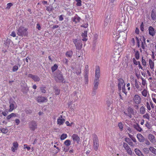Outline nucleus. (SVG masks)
I'll return each mask as SVG.
<instances>
[{
	"mask_svg": "<svg viewBox=\"0 0 156 156\" xmlns=\"http://www.w3.org/2000/svg\"><path fill=\"white\" fill-rule=\"evenodd\" d=\"M143 151L144 152H145L147 153H148L149 152V149L148 148H145L143 149Z\"/></svg>",
	"mask_w": 156,
	"mask_h": 156,
	"instance_id": "052dcab7",
	"label": "nucleus"
},
{
	"mask_svg": "<svg viewBox=\"0 0 156 156\" xmlns=\"http://www.w3.org/2000/svg\"><path fill=\"white\" fill-rule=\"evenodd\" d=\"M12 4L11 3H8L7 5V8L9 9L11 6L12 5Z\"/></svg>",
	"mask_w": 156,
	"mask_h": 156,
	"instance_id": "4d7b16f0",
	"label": "nucleus"
},
{
	"mask_svg": "<svg viewBox=\"0 0 156 156\" xmlns=\"http://www.w3.org/2000/svg\"><path fill=\"white\" fill-rule=\"evenodd\" d=\"M64 143L66 146H69L71 144V142L69 140H65Z\"/></svg>",
	"mask_w": 156,
	"mask_h": 156,
	"instance_id": "72a5a7b5",
	"label": "nucleus"
},
{
	"mask_svg": "<svg viewBox=\"0 0 156 156\" xmlns=\"http://www.w3.org/2000/svg\"><path fill=\"white\" fill-rule=\"evenodd\" d=\"M60 90L58 89H56L55 90V94L58 95L59 94Z\"/></svg>",
	"mask_w": 156,
	"mask_h": 156,
	"instance_id": "6e6d98bb",
	"label": "nucleus"
},
{
	"mask_svg": "<svg viewBox=\"0 0 156 156\" xmlns=\"http://www.w3.org/2000/svg\"><path fill=\"white\" fill-rule=\"evenodd\" d=\"M15 122L16 123V124L17 125H18L20 123V120L18 119H15Z\"/></svg>",
	"mask_w": 156,
	"mask_h": 156,
	"instance_id": "338daca9",
	"label": "nucleus"
},
{
	"mask_svg": "<svg viewBox=\"0 0 156 156\" xmlns=\"http://www.w3.org/2000/svg\"><path fill=\"white\" fill-rule=\"evenodd\" d=\"M37 101L39 103L43 102L46 101L47 102L48 99L46 98L43 96H38L37 98Z\"/></svg>",
	"mask_w": 156,
	"mask_h": 156,
	"instance_id": "2eb2a0df",
	"label": "nucleus"
},
{
	"mask_svg": "<svg viewBox=\"0 0 156 156\" xmlns=\"http://www.w3.org/2000/svg\"><path fill=\"white\" fill-rule=\"evenodd\" d=\"M133 63L134 64L136 65H137L140 62L139 61H136L135 58H133Z\"/></svg>",
	"mask_w": 156,
	"mask_h": 156,
	"instance_id": "8fccbe9b",
	"label": "nucleus"
},
{
	"mask_svg": "<svg viewBox=\"0 0 156 156\" xmlns=\"http://www.w3.org/2000/svg\"><path fill=\"white\" fill-rule=\"evenodd\" d=\"M13 147L11 148V150L12 152H14L16 150L18 147V144L16 141L14 142L13 143Z\"/></svg>",
	"mask_w": 156,
	"mask_h": 156,
	"instance_id": "6ab92c4d",
	"label": "nucleus"
},
{
	"mask_svg": "<svg viewBox=\"0 0 156 156\" xmlns=\"http://www.w3.org/2000/svg\"><path fill=\"white\" fill-rule=\"evenodd\" d=\"M84 77L85 81L87 83L88 80V74H84Z\"/></svg>",
	"mask_w": 156,
	"mask_h": 156,
	"instance_id": "864d4df0",
	"label": "nucleus"
},
{
	"mask_svg": "<svg viewBox=\"0 0 156 156\" xmlns=\"http://www.w3.org/2000/svg\"><path fill=\"white\" fill-rule=\"evenodd\" d=\"M139 29L137 27L136 28L135 31L136 33L137 34H139Z\"/></svg>",
	"mask_w": 156,
	"mask_h": 156,
	"instance_id": "774afa93",
	"label": "nucleus"
},
{
	"mask_svg": "<svg viewBox=\"0 0 156 156\" xmlns=\"http://www.w3.org/2000/svg\"><path fill=\"white\" fill-rule=\"evenodd\" d=\"M65 121V119H63L62 115H61L57 119V123L58 125L61 126L62 125Z\"/></svg>",
	"mask_w": 156,
	"mask_h": 156,
	"instance_id": "f8f14e48",
	"label": "nucleus"
},
{
	"mask_svg": "<svg viewBox=\"0 0 156 156\" xmlns=\"http://www.w3.org/2000/svg\"><path fill=\"white\" fill-rule=\"evenodd\" d=\"M58 68V66L56 64H55L54 66L51 67V69L52 72L55 71Z\"/></svg>",
	"mask_w": 156,
	"mask_h": 156,
	"instance_id": "7c9ffc66",
	"label": "nucleus"
},
{
	"mask_svg": "<svg viewBox=\"0 0 156 156\" xmlns=\"http://www.w3.org/2000/svg\"><path fill=\"white\" fill-rule=\"evenodd\" d=\"M146 46L147 45L145 41L142 42L141 47L144 50Z\"/></svg>",
	"mask_w": 156,
	"mask_h": 156,
	"instance_id": "de8ad7c7",
	"label": "nucleus"
},
{
	"mask_svg": "<svg viewBox=\"0 0 156 156\" xmlns=\"http://www.w3.org/2000/svg\"><path fill=\"white\" fill-rule=\"evenodd\" d=\"M67 135L66 134L63 133L61 136L60 139L61 140H63L66 138Z\"/></svg>",
	"mask_w": 156,
	"mask_h": 156,
	"instance_id": "58836bf2",
	"label": "nucleus"
},
{
	"mask_svg": "<svg viewBox=\"0 0 156 156\" xmlns=\"http://www.w3.org/2000/svg\"><path fill=\"white\" fill-rule=\"evenodd\" d=\"M119 83L118 84V87L119 90H121L122 89V86H123L124 84V81L123 80L122 78H119L118 80Z\"/></svg>",
	"mask_w": 156,
	"mask_h": 156,
	"instance_id": "dca6fc26",
	"label": "nucleus"
},
{
	"mask_svg": "<svg viewBox=\"0 0 156 156\" xmlns=\"http://www.w3.org/2000/svg\"><path fill=\"white\" fill-rule=\"evenodd\" d=\"M19 69V68L18 66L15 65L14 66L12 69V71L13 72H16Z\"/></svg>",
	"mask_w": 156,
	"mask_h": 156,
	"instance_id": "c03bdc74",
	"label": "nucleus"
},
{
	"mask_svg": "<svg viewBox=\"0 0 156 156\" xmlns=\"http://www.w3.org/2000/svg\"><path fill=\"white\" fill-rule=\"evenodd\" d=\"M133 100L135 103L136 104H139L140 103L141 101V98L138 94H136L135 95L134 98Z\"/></svg>",
	"mask_w": 156,
	"mask_h": 156,
	"instance_id": "ddd939ff",
	"label": "nucleus"
},
{
	"mask_svg": "<svg viewBox=\"0 0 156 156\" xmlns=\"http://www.w3.org/2000/svg\"><path fill=\"white\" fill-rule=\"evenodd\" d=\"M155 137L152 134H149L148 136V138L150 141L152 143H154L156 141L155 140Z\"/></svg>",
	"mask_w": 156,
	"mask_h": 156,
	"instance_id": "412c9836",
	"label": "nucleus"
},
{
	"mask_svg": "<svg viewBox=\"0 0 156 156\" xmlns=\"http://www.w3.org/2000/svg\"><path fill=\"white\" fill-rule=\"evenodd\" d=\"M8 112L7 111H5L2 112V114L4 116H6L7 115Z\"/></svg>",
	"mask_w": 156,
	"mask_h": 156,
	"instance_id": "e2e57ef3",
	"label": "nucleus"
},
{
	"mask_svg": "<svg viewBox=\"0 0 156 156\" xmlns=\"http://www.w3.org/2000/svg\"><path fill=\"white\" fill-rule=\"evenodd\" d=\"M54 74L55 75L54 78L57 82H63L64 78L61 72H60L58 73H57L56 74Z\"/></svg>",
	"mask_w": 156,
	"mask_h": 156,
	"instance_id": "39448f33",
	"label": "nucleus"
},
{
	"mask_svg": "<svg viewBox=\"0 0 156 156\" xmlns=\"http://www.w3.org/2000/svg\"><path fill=\"white\" fill-rule=\"evenodd\" d=\"M133 126L135 129L136 130L139 132H141L143 130L142 128L140 127V126L137 123L133 124Z\"/></svg>",
	"mask_w": 156,
	"mask_h": 156,
	"instance_id": "a211bd4d",
	"label": "nucleus"
},
{
	"mask_svg": "<svg viewBox=\"0 0 156 156\" xmlns=\"http://www.w3.org/2000/svg\"><path fill=\"white\" fill-rule=\"evenodd\" d=\"M36 28L38 29V30H40L41 29V27L39 23H38L36 25Z\"/></svg>",
	"mask_w": 156,
	"mask_h": 156,
	"instance_id": "680f3d73",
	"label": "nucleus"
},
{
	"mask_svg": "<svg viewBox=\"0 0 156 156\" xmlns=\"http://www.w3.org/2000/svg\"><path fill=\"white\" fill-rule=\"evenodd\" d=\"M146 107L149 111L151 110V108L150 107V105L148 102H147L146 103Z\"/></svg>",
	"mask_w": 156,
	"mask_h": 156,
	"instance_id": "3c124183",
	"label": "nucleus"
},
{
	"mask_svg": "<svg viewBox=\"0 0 156 156\" xmlns=\"http://www.w3.org/2000/svg\"><path fill=\"white\" fill-rule=\"evenodd\" d=\"M14 109V105L13 103H10L9 105V112H12Z\"/></svg>",
	"mask_w": 156,
	"mask_h": 156,
	"instance_id": "c85d7f7f",
	"label": "nucleus"
},
{
	"mask_svg": "<svg viewBox=\"0 0 156 156\" xmlns=\"http://www.w3.org/2000/svg\"><path fill=\"white\" fill-rule=\"evenodd\" d=\"M0 130L1 132L3 133L6 134L8 132V130L7 128H1Z\"/></svg>",
	"mask_w": 156,
	"mask_h": 156,
	"instance_id": "c756f323",
	"label": "nucleus"
},
{
	"mask_svg": "<svg viewBox=\"0 0 156 156\" xmlns=\"http://www.w3.org/2000/svg\"><path fill=\"white\" fill-rule=\"evenodd\" d=\"M131 43H132L133 45L135 44V39L134 38H131V39L130 41Z\"/></svg>",
	"mask_w": 156,
	"mask_h": 156,
	"instance_id": "69168bd1",
	"label": "nucleus"
},
{
	"mask_svg": "<svg viewBox=\"0 0 156 156\" xmlns=\"http://www.w3.org/2000/svg\"><path fill=\"white\" fill-rule=\"evenodd\" d=\"M73 52L72 51H69L66 52V56L67 57L71 58L73 55Z\"/></svg>",
	"mask_w": 156,
	"mask_h": 156,
	"instance_id": "b1692460",
	"label": "nucleus"
},
{
	"mask_svg": "<svg viewBox=\"0 0 156 156\" xmlns=\"http://www.w3.org/2000/svg\"><path fill=\"white\" fill-rule=\"evenodd\" d=\"M72 138L73 140L79 144L80 141V138L77 134H74L72 136Z\"/></svg>",
	"mask_w": 156,
	"mask_h": 156,
	"instance_id": "4468645a",
	"label": "nucleus"
},
{
	"mask_svg": "<svg viewBox=\"0 0 156 156\" xmlns=\"http://www.w3.org/2000/svg\"><path fill=\"white\" fill-rule=\"evenodd\" d=\"M135 53L134 56L136 59L138 60L140 58V55L139 51H135Z\"/></svg>",
	"mask_w": 156,
	"mask_h": 156,
	"instance_id": "cd10ccee",
	"label": "nucleus"
},
{
	"mask_svg": "<svg viewBox=\"0 0 156 156\" xmlns=\"http://www.w3.org/2000/svg\"><path fill=\"white\" fill-rule=\"evenodd\" d=\"M143 117L144 118L147 119L149 121L150 120V115L148 113H146L143 116Z\"/></svg>",
	"mask_w": 156,
	"mask_h": 156,
	"instance_id": "2f4dec72",
	"label": "nucleus"
},
{
	"mask_svg": "<svg viewBox=\"0 0 156 156\" xmlns=\"http://www.w3.org/2000/svg\"><path fill=\"white\" fill-rule=\"evenodd\" d=\"M89 71V66L88 65H86L84 69V74H88Z\"/></svg>",
	"mask_w": 156,
	"mask_h": 156,
	"instance_id": "f704fd0d",
	"label": "nucleus"
},
{
	"mask_svg": "<svg viewBox=\"0 0 156 156\" xmlns=\"http://www.w3.org/2000/svg\"><path fill=\"white\" fill-rule=\"evenodd\" d=\"M112 103V100L110 101L109 100H108L106 101V104L107 105L108 107H110L111 104Z\"/></svg>",
	"mask_w": 156,
	"mask_h": 156,
	"instance_id": "79ce46f5",
	"label": "nucleus"
},
{
	"mask_svg": "<svg viewBox=\"0 0 156 156\" xmlns=\"http://www.w3.org/2000/svg\"><path fill=\"white\" fill-rule=\"evenodd\" d=\"M82 37H83V39L82 40L83 41H86L87 39L86 38L87 37V31H85L84 33H82L81 34Z\"/></svg>",
	"mask_w": 156,
	"mask_h": 156,
	"instance_id": "5701e85b",
	"label": "nucleus"
},
{
	"mask_svg": "<svg viewBox=\"0 0 156 156\" xmlns=\"http://www.w3.org/2000/svg\"><path fill=\"white\" fill-rule=\"evenodd\" d=\"M28 77L31 78L35 82H39L40 80V78L37 75L30 74L28 75Z\"/></svg>",
	"mask_w": 156,
	"mask_h": 156,
	"instance_id": "9b49d317",
	"label": "nucleus"
},
{
	"mask_svg": "<svg viewBox=\"0 0 156 156\" xmlns=\"http://www.w3.org/2000/svg\"><path fill=\"white\" fill-rule=\"evenodd\" d=\"M148 32L149 34L153 37L155 36L156 31L154 29L152 26H150L148 28Z\"/></svg>",
	"mask_w": 156,
	"mask_h": 156,
	"instance_id": "1a4fd4ad",
	"label": "nucleus"
},
{
	"mask_svg": "<svg viewBox=\"0 0 156 156\" xmlns=\"http://www.w3.org/2000/svg\"><path fill=\"white\" fill-rule=\"evenodd\" d=\"M24 148L27 149L28 151H29L30 149V147L27 146V144H24Z\"/></svg>",
	"mask_w": 156,
	"mask_h": 156,
	"instance_id": "13d9d810",
	"label": "nucleus"
},
{
	"mask_svg": "<svg viewBox=\"0 0 156 156\" xmlns=\"http://www.w3.org/2000/svg\"><path fill=\"white\" fill-rule=\"evenodd\" d=\"M27 29L24 27L21 26L17 30V34L20 36H27L28 34Z\"/></svg>",
	"mask_w": 156,
	"mask_h": 156,
	"instance_id": "f03ea898",
	"label": "nucleus"
},
{
	"mask_svg": "<svg viewBox=\"0 0 156 156\" xmlns=\"http://www.w3.org/2000/svg\"><path fill=\"white\" fill-rule=\"evenodd\" d=\"M100 67L98 66H97L96 67L95 76V78L94 81V87L93 90H96L98 88L99 83V78L100 77Z\"/></svg>",
	"mask_w": 156,
	"mask_h": 156,
	"instance_id": "f257e3e1",
	"label": "nucleus"
},
{
	"mask_svg": "<svg viewBox=\"0 0 156 156\" xmlns=\"http://www.w3.org/2000/svg\"><path fill=\"white\" fill-rule=\"evenodd\" d=\"M29 129L31 131H34L37 128V124L35 121H31L29 123Z\"/></svg>",
	"mask_w": 156,
	"mask_h": 156,
	"instance_id": "0eeeda50",
	"label": "nucleus"
},
{
	"mask_svg": "<svg viewBox=\"0 0 156 156\" xmlns=\"http://www.w3.org/2000/svg\"><path fill=\"white\" fill-rule=\"evenodd\" d=\"M144 24L143 22L141 23V24L140 25V30L141 31H144Z\"/></svg>",
	"mask_w": 156,
	"mask_h": 156,
	"instance_id": "603ef678",
	"label": "nucleus"
},
{
	"mask_svg": "<svg viewBox=\"0 0 156 156\" xmlns=\"http://www.w3.org/2000/svg\"><path fill=\"white\" fill-rule=\"evenodd\" d=\"M118 126L120 131H122L123 129V126L121 122H120L118 123Z\"/></svg>",
	"mask_w": 156,
	"mask_h": 156,
	"instance_id": "4c0bfd02",
	"label": "nucleus"
},
{
	"mask_svg": "<svg viewBox=\"0 0 156 156\" xmlns=\"http://www.w3.org/2000/svg\"><path fill=\"white\" fill-rule=\"evenodd\" d=\"M149 150L152 153L156 155V149L153 147L151 146L149 148Z\"/></svg>",
	"mask_w": 156,
	"mask_h": 156,
	"instance_id": "bb28decb",
	"label": "nucleus"
},
{
	"mask_svg": "<svg viewBox=\"0 0 156 156\" xmlns=\"http://www.w3.org/2000/svg\"><path fill=\"white\" fill-rule=\"evenodd\" d=\"M123 146L128 154L129 155H132L133 151L131 149L126 143H123Z\"/></svg>",
	"mask_w": 156,
	"mask_h": 156,
	"instance_id": "6e6552de",
	"label": "nucleus"
},
{
	"mask_svg": "<svg viewBox=\"0 0 156 156\" xmlns=\"http://www.w3.org/2000/svg\"><path fill=\"white\" fill-rule=\"evenodd\" d=\"M76 1L77 2L76 5L78 6H81V0H76Z\"/></svg>",
	"mask_w": 156,
	"mask_h": 156,
	"instance_id": "49530a36",
	"label": "nucleus"
},
{
	"mask_svg": "<svg viewBox=\"0 0 156 156\" xmlns=\"http://www.w3.org/2000/svg\"><path fill=\"white\" fill-rule=\"evenodd\" d=\"M141 62H142V65L144 66H146V62L145 59H144V58L143 57H142V58Z\"/></svg>",
	"mask_w": 156,
	"mask_h": 156,
	"instance_id": "37998d69",
	"label": "nucleus"
},
{
	"mask_svg": "<svg viewBox=\"0 0 156 156\" xmlns=\"http://www.w3.org/2000/svg\"><path fill=\"white\" fill-rule=\"evenodd\" d=\"M134 85L138 91H141L144 88L143 86H141L140 83H138L136 79L135 81Z\"/></svg>",
	"mask_w": 156,
	"mask_h": 156,
	"instance_id": "9d476101",
	"label": "nucleus"
},
{
	"mask_svg": "<svg viewBox=\"0 0 156 156\" xmlns=\"http://www.w3.org/2000/svg\"><path fill=\"white\" fill-rule=\"evenodd\" d=\"M149 64L151 69L152 71H154V61L151 59H149Z\"/></svg>",
	"mask_w": 156,
	"mask_h": 156,
	"instance_id": "f3484780",
	"label": "nucleus"
},
{
	"mask_svg": "<svg viewBox=\"0 0 156 156\" xmlns=\"http://www.w3.org/2000/svg\"><path fill=\"white\" fill-rule=\"evenodd\" d=\"M135 152L136 154L139 156H144L141 151L139 149L136 148L135 149Z\"/></svg>",
	"mask_w": 156,
	"mask_h": 156,
	"instance_id": "393cba45",
	"label": "nucleus"
},
{
	"mask_svg": "<svg viewBox=\"0 0 156 156\" xmlns=\"http://www.w3.org/2000/svg\"><path fill=\"white\" fill-rule=\"evenodd\" d=\"M93 148L94 150L97 151H98L99 147V140L97 135L95 134H93L92 135Z\"/></svg>",
	"mask_w": 156,
	"mask_h": 156,
	"instance_id": "7ed1b4c3",
	"label": "nucleus"
},
{
	"mask_svg": "<svg viewBox=\"0 0 156 156\" xmlns=\"http://www.w3.org/2000/svg\"><path fill=\"white\" fill-rule=\"evenodd\" d=\"M146 122L145 126L147 127L148 129H150L151 127V124L147 121Z\"/></svg>",
	"mask_w": 156,
	"mask_h": 156,
	"instance_id": "09e8293b",
	"label": "nucleus"
},
{
	"mask_svg": "<svg viewBox=\"0 0 156 156\" xmlns=\"http://www.w3.org/2000/svg\"><path fill=\"white\" fill-rule=\"evenodd\" d=\"M73 41L76 47V49L77 50L81 49L83 45L81 41L80 40H78L77 39H75L73 40Z\"/></svg>",
	"mask_w": 156,
	"mask_h": 156,
	"instance_id": "423d86ee",
	"label": "nucleus"
},
{
	"mask_svg": "<svg viewBox=\"0 0 156 156\" xmlns=\"http://www.w3.org/2000/svg\"><path fill=\"white\" fill-rule=\"evenodd\" d=\"M122 92L124 93L126 96L127 95V92L126 91L125 89V84L124 83L122 87Z\"/></svg>",
	"mask_w": 156,
	"mask_h": 156,
	"instance_id": "c9c22d12",
	"label": "nucleus"
},
{
	"mask_svg": "<svg viewBox=\"0 0 156 156\" xmlns=\"http://www.w3.org/2000/svg\"><path fill=\"white\" fill-rule=\"evenodd\" d=\"M81 73V69L80 68L78 69L76 72V73L77 75H80Z\"/></svg>",
	"mask_w": 156,
	"mask_h": 156,
	"instance_id": "bf43d9fd",
	"label": "nucleus"
},
{
	"mask_svg": "<svg viewBox=\"0 0 156 156\" xmlns=\"http://www.w3.org/2000/svg\"><path fill=\"white\" fill-rule=\"evenodd\" d=\"M141 80H142V85L144 87H144L146 85V80L144 78L141 77Z\"/></svg>",
	"mask_w": 156,
	"mask_h": 156,
	"instance_id": "a18cd8bd",
	"label": "nucleus"
},
{
	"mask_svg": "<svg viewBox=\"0 0 156 156\" xmlns=\"http://www.w3.org/2000/svg\"><path fill=\"white\" fill-rule=\"evenodd\" d=\"M136 137L140 142H144V141L145 139L144 136L141 134H137Z\"/></svg>",
	"mask_w": 156,
	"mask_h": 156,
	"instance_id": "aec40b11",
	"label": "nucleus"
},
{
	"mask_svg": "<svg viewBox=\"0 0 156 156\" xmlns=\"http://www.w3.org/2000/svg\"><path fill=\"white\" fill-rule=\"evenodd\" d=\"M10 35L12 36L13 37H15L16 36V34L15 32L14 31L12 32L11 33Z\"/></svg>",
	"mask_w": 156,
	"mask_h": 156,
	"instance_id": "0e129e2a",
	"label": "nucleus"
},
{
	"mask_svg": "<svg viewBox=\"0 0 156 156\" xmlns=\"http://www.w3.org/2000/svg\"><path fill=\"white\" fill-rule=\"evenodd\" d=\"M125 140L127 143H128L131 141V140L128 137H126L125 138Z\"/></svg>",
	"mask_w": 156,
	"mask_h": 156,
	"instance_id": "5fc2aeb1",
	"label": "nucleus"
},
{
	"mask_svg": "<svg viewBox=\"0 0 156 156\" xmlns=\"http://www.w3.org/2000/svg\"><path fill=\"white\" fill-rule=\"evenodd\" d=\"M152 97L153 101L156 104V94H152Z\"/></svg>",
	"mask_w": 156,
	"mask_h": 156,
	"instance_id": "ea45409f",
	"label": "nucleus"
},
{
	"mask_svg": "<svg viewBox=\"0 0 156 156\" xmlns=\"http://www.w3.org/2000/svg\"><path fill=\"white\" fill-rule=\"evenodd\" d=\"M110 21V20L108 18V17H106L104 20V26H107V25L109 23Z\"/></svg>",
	"mask_w": 156,
	"mask_h": 156,
	"instance_id": "473e14b6",
	"label": "nucleus"
},
{
	"mask_svg": "<svg viewBox=\"0 0 156 156\" xmlns=\"http://www.w3.org/2000/svg\"><path fill=\"white\" fill-rule=\"evenodd\" d=\"M46 88V87L45 86H43L40 87V90L42 93H44L46 92V90L45 89Z\"/></svg>",
	"mask_w": 156,
	"mask_h": 156,
	"instance_id": "a19ab883",
	"label": "nucleus"
},
{
	"mask_svg": "<svg viewBox=\"0 0 156 156\" xmlns=\"http://www.w3.org/2000/svg\"><path fill=\"white\" fill-rule=\"evenodd\" d=\"M140 112L141 114H144L146 112L145 107L143 106H141L140 108Z\"/></svg>",
	"mask_w": 156,
	"mask_h": 156,
	"instance_id": "a878e982",
	"label": "nucleus"
},
{
	"mask_svg": "<svg viewBox=\"0 0 156 156\" xmlns=\"http://www.w3.org/2000/svg\"><path fill=\"white\" fill-rule=\"evenodd\" d=\"M147 91L146 89H144L142 92V94L144 97H146L147 95Z\"/></svg>",
	"mask_w": 156,
	"mask_h": 156,
	"instance_id": "e433bc0d",
	"label": "nucleus"
},
{
	"mask_svg": "<svg viewBox=\"0 0 156 156\" xmlns=\"http://www.w3.org/2000/svg\"><path fill=\"white\" fill-rule=\"evenodd\" d=\"M151 16L153 20H156V12L154 10H152L151 11Z\"/></svg>",
	"mask_w": 156,
	"mask_h": 156,
	"instance_id": "4be33fe9",
	"label": "nucleus"
},
{
	"mask_svg": "<svg viewBox=\"0 0 156 156\" xmlns=\"http://www.w3.org/2000/svg\"><path fill=\"white\" fill-rule=\"evenodd\" d=\"M124 113L126 115L128 116L130 118H131L132 115H134V109L130 107H129L127 108L126 111L124 112Z\"/></svg>",
	"mask_w": 156,
	"mask_h": 156,
	"instance_id": "20e7f679",
	"label": "nucleus"
}]
</instances>
